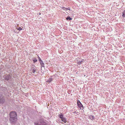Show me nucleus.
Listing matches in <instances>:
<instances>
[{
	"label": "nucleus",
	"instance_id": "f257e3e1",
	"mask_svg": "<svg viewBox=\"0 0 125 125\" xmlns=\"http://www.w3.org/2000/svg\"><path fill=\"white\" fill-rule=\"evenodd\" d=\"M10 120L11 123L14 124L17 120V115L15 111H12L10 113Z\"/></svg>",
	"mask_w": 125,
	"mask_h": 125
},
{
	"label": "nucleus",
	"instance_id": "f03ea898",
	"mask_svg": "<svg viewBox=\"0 0 125 125\" xmlns=\"http://www.w3.org/2000/svg\"><path fill=\"white\" fill-rule=\"evenodd\" d=\"M35 125H46V123L43 121L40 120L37 123H35Z\"/></svg>",
	"mask_w": 125,
	"mask_h": 125
},
{
	"label": "nucleus",
	"instance_id": "7ed1b4c3",
	"mask_svg": "<svg viewBox=\"0 0 125 125\" xmlns=\"http://www.w3.org/2000/svg\"><path fill=\"white\" fill-rule=\"evenodd\" d=\"M4 102V96L1 95L0 96V103L3 104Z\"/></svg>",
	"mask_w": 125,
	"mask_h": 125
},
{
	"label": "nucleus",
	"instance_id": "20e7f679",
	"mask_svg": "<svg viewBox=\"0 0 125 125\" xmlns=\"http://www.w3.org/2000/svg\"><path fill=\"white\" fill-rule=\"evenodd\" d=\"M3 76L5 78V79L7 80H9L11 77L9 75H5Z\"/></svg>",
	"mask_w": 125,
	"mask_h": 125
},
{
	"label": "nucleus",
	"instance_id": "39448f33",
	"mask_svg": "<svg viewBox=\"0 0 125 125\" xmlns=\"http://www.w3.org/2000/svg\"><path fill=\"white\" fill-rule=\"evenodd\" d=\"M31 70L32 71V72L33 73H35V72H37V69H33V68H31Z\"/></svg>",
	"mask_w": 125,
	"mask_h": 125
},
{
	"label": "nucleus",
	"instance_id": "423d86ee",
	"mask_svg": "<svg viewBox=\"0 0 125 125\" xmlns=\"http://www.w3.org/2000/svg\"><path fill=\"white\" fill-rule=\"evenodd\" d=\"M59 117H60V118L62 119L64 118L63 117V115H62L61 113L60 114H59Z\"/></svg>",
	"mask_w": 125,
	"mask_h": 125
},
{
	"label": "nucleus",
	"instance_id": "0eeeda50",
	"mask_svg": "<svg viewBox=\"0 0 125 125\" xmlns=\"http://www.w3.org/2000/svg\"><path fill=\"white\" fill-rule=\"evenodd\" d=\"M53 79L52 78L49 79L48 81H47L46 82L47 83H50L52 81Z\"/></svg>",
	"mask_w": 125,
	"mask_h": 125
},
{
	"label": "nucleus",
	"instance_id": "6e6552de",
	"mask_svg": "<svg viewBox=\"0 0 125 125\" xmlns=\"http://www.w3.org/2000/svg\"><path fill=\"white\" fill-rule=\"evenodd\" d=\"M78 106L80 107H83V105L81 103L79 102V103L78 102H77Z\"/></svg>",
	"mask_w": 125,
	"mask_h": 125
},
{
	"label": "nucleus",
	"instance_id": "1a4fd4ad",
	"mask_svg": "<svg viewBox=\"0 0 125 125\" xmlns=\"http://www.w3.org/2000/svg\"><path fill=\"white\" fill-rule=\"evenodd\" d=\"M62 121L63 122L65 123H66L67 122L66 119L64 117L62 119Z\"/></svg>",
	"mask_w": 125,
	"mask_h": 125
},
{
	"label": "nucleus",
	"instance_id": "9d476101",
	"mask_svg": "<svg viewBox=\"0 0 125 125\" xmlns=\"http://www.w3.org/2000/svg\"><path fill=\"white\" fill-rule=\"evenodd\" d=\"M40 62L41 64V65L42 66V67L43 66V62L42 60H41L40 61Z\"/></svg>",
	"mask_w": 125,
	"mask_h": 125
},
{
	"label": "nucleus",
	"instance_id": "9b49d317",
	"mask_svg": "<svg viewBox=\"0 0 125 125\" xmlns=\"http://www.w3.org/2000/svg\"><path fill=\"white\" fill-rule=\"evenodd\" d=\"M80 60H78V62H80L79 64H81V63L83 61V60L82 59H80Z\"/></svg>",
	"mask_w": 125,
	"mask_h": 125
},
{
	"label": "nucleus",
	"instance_id": "f8f14e48",
	"mask_svg": "<svg viewBox=\"0 0 125 125\" xmlns=\"http://www.w3.org/2000/svg\"><path fill=\"white\" fill-rule=\"evenodd\" d=\"M66 19L67 20H72V19L71 18H70V17H68L66 18Z\"/></svg>",
	"mask_w": 125,
	"mask_h": 125
},
{
	"label": "nucleus",
	"instance_id": "ddd939ff",
	"mask_svg": "<svg viewBox=\"0 0 125 125\" xmlns=\"http://www.w3.org/2000/svg\"><path fill=\"white\" fill-rule=\"evenodd\" d=\"M123 17H125V10H124L123 12Z\"/></svg>",
	"mask_w": 125,
	"mask_h": 125
},
{
	"label": "nucleus",
	"instance_id": "4468645a",
	"mask_svg": "<svg viewBox=\"0 0 125 125\" xmlns=\"http://www.w3.org/2000/svg\"><path fill=\"white\" fill-rule=\"evenodd\" d=\"M22 28H21V27H20L18 29V30H19V31H20V30H22Z\"/></svg>",
	"mask_w": 125,
	"mask_h": 125
},
{
	"label": "nucleus",
	"instance_id": "2eb2a0df",
	"mask_svg": "<svg viewBox=\"0 0 125 125\" xmlns=\"http://www.w3.org/2000/svg\"><path fill=\"white\" fill-rule=\"evenodd\" d=\"M37 60H34V62H35L37 61Z\"/></svg>",
	"mask_w": 125,
	"mask_h": 125
},
{
	"label": "nucleus",
	"instance_id": "dca6fc26",
	"mask_svg": "<svg viewBox=\"0 0 125 125\" xmlns=\"http://www.w3.org/2000/svg\"><path fill=\"white\" fill-rule=\"evenodd\" d=\"M39 60L40 61H41V59L40 58V57H39Z\"/></svg>",
	"mask_w": 125,
	"mask_h": 125
},
{
	"label": "nucleus",
	"instance_id": "f3484780",
	"mask_svg": "<svg viewBox=\"0 0 125 125\" xmlns=\"http://www.w3.org/2000/svg\"><path fill=\"white\" fill-rule=\"evenodd\" d=\"M64 10V9H65V8L63 7L62 8Z\"/></svg>",
	"mask_w": 125,
	"mask_h": 125
},
{
	"label": "nucleus",
	"instance_id": "a211bd4d",
	"mask_svg": "<svg viewBox=\"0 0 125 125\" xmlns=\"http://www.w3.org/2000/svg\"><path fill=\"white\" fill-rule=\"evenodd\" d=\"M39 14L40 15L41 14V13H40Z\"/></svg>",
	"mask_w": 125,
	"mask_h": 125
}]
</instances>
